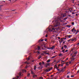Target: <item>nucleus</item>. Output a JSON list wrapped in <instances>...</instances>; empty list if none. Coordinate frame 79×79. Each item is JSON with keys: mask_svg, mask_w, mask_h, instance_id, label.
I'll list each match as a JSON object with an SVG mask.
<instances>
[{"mask_svg": "<svg viewBox=\"0 0 79 79\" xmlns=\"http://www.w3.org/2000/svg\"><path fill=\"white\" fill-rule=\"evenodd\" d=\"M59 21H60V19H57L56 20L55 22V24H54L53 26L51 25L48 28V30H58L57 28H56L58 26L60 25V22Z\"/></svg>", "mask_w": 79, "mask_h": 79, "instance_id": "obj_1", "label": "nucleus"}, {"mask_svg": "<svg viewBox=\"0 0 79 79\" xmlns=\"http://www.w3.org/2000/svg\"><path fill=\"white\" fill-rule=\"evenodd\" d=\"M49 32H52L53 33H57L58 32V30H49Z\"/></svg>", "mask_w": 79, "mask_h": 79, "instance_id": "obj_2", "label": "nucleus"}, {"mask_svg": "<svg viewBox=\"0 0 79 79\" xmlns=\"http://www.w3.org/2000/svg\"><path fill=\"white\" fill-rule=\"evenodd\" d=\"M31 74H33V77H37V75H35V73H34L33 72H32V71H31Z\"/></svg>", "mask_w": 79, "mask_h": 79, "instance_id": "obj_3", "label": "nucleus"}, {"mask_svg": "<svg viewBox=\"0 0 79 79\" xmlns=\"http://www.w3.org/2000/svg\"><path fill=\"white\" fill-rule=\"evenodd\" d=\"M53 69V67H51L50 69H49L48 70V69H46L45 71L46 72H48V71H50V70H52Z\"/></svg>", "mask_w": 79, "mask_h": 79, "instance_id": "obj_4", "label": "nucleus"}, {"mask_svg": "<svg viewBox=\"0 0 79 79\" xmlns=\"http://www.w3.org/2000/svg\"><path fill=\"white\" fill-rule=\"evenodd\" d=\"M77 39H76V38H74V39H72V41H76V40Z\"/></svg>", "mask_w": 79, "mask_h": 79, "instance_id": "obj_5", "label": "nucleus"}, {"mask_svg": "<svg viewBox=\"0 0 79 79\" xmlns=\"http://www.w3.org/2000/svg\"><path fill=\"white\" fill-rule=\"evenodd\" d=\"M58 56H63V54L60 53L59 54Z\"/></svg>", "mask_w": 79, "mask_h": 79, "instance_id": "obj_6", "label": "nucleus"}, {"mask_svg": "<svg viewBox=\"0 0 79 79\" xmlns=\"http://www.w3.org/2000/svg\"><path fill=\"white\" fill-rule=\"evenodd\" d=\"M43 68V65L41 66H40L39 67H38V69H42Z\"/></svg>", "mask_w": 79, "mask_h": 79, "instance_id": "obj_7", "label": "nucleus"}, {"mask_svg": "<svg viewBox=\"0 0 79 79\" xmlns=\"http://www.w3.org/2000/svg\"><path fill=\"white\" fill-rule=\"evenodd\" d=\"M63 66V64H59L58 66V67H60V66H61V67H62V66Z\"/></svg>", "mask_w": 79, "mask_h": 79, "instance_id": "obj_8", "label": "nucleus"}, {"mask_svg": "<svg viewBox=\"0 0 79 79\" xmlns=\"http://www.w3.org/2000/svg\"><path fill=\"white\" fill-rule=\"evenodd\" d=\"M19 74L20 76H23V74H22V73H19Z\"/></svg>", "mask_w": 79, "mask_h": 79, "instance_id": "obj_9", "label": "nucleus"}, {"mask_svg": "<svg viewBox=\"0 0 79 79\" xmlns=\"http://www.w3.org/2000/svg\"><path fill=\"white\" fill-rule=\"evenodd\" d=\"M40 50V46L38 47V51H39Z\"/></svg>", "mask_w": 79, "mask_h": 79, "instance_id": "obj_10", "label": "nucleus"}, {"mask_svg": "<svg viewBox=\"0 0 79 79\" xmlns=\"http://www.w3.org/2000/svg\"><path fill=\"white\" fill-rule=\"evenodd\" d=\"M64 69H62L61 70H60V72H64Z\"/></svg>", "mask_w": 79, "mask_h": 79, "instance_id": "obj_11", "label": "nucleus"}, {"mask_svg": "<svg viewBox=\"0 0 79 79\" xmlns=\"http://www.w3.org/2000/svg\"><path fill=\"white\" fill-rule=\"evenodd\" d=\"M50 62V59H49L48 60H47V63H49V62Z\"/></svg>", "mask_w": 79, "mask_h": 79, "instance_id": "obj_12", "label": "nucleus"}, {"mask_svg": "<svg viewBox=\"0 0 79 79\" xmlns=\"http://www.w3.org/2000/svg\"><path fill=\"white\" fill-rule=\"evenodd\" d=\"M77 52L76 51V52L74 54H73V55H76V54H77Z\"/></svg>", "mask_w": 79, "mask_h": 79, "instance_id": "obj_13", "label": "nucleus"}, {"mask_svg": "<svg viewBox=\"0 0 79 79\" xmlns=\"http://www.w3.org/2000/svg\"><path fill=\"white\" fill-rule=\"evenodd\" d=\"M71 59H72L71 60V61H74V60H75V58H71Z\"/></svg>", "mask_w": 79, "mask_h": 79, "instance_id": "obj_14", "label": "nucleus"}, {"mask_svg": "<svg viewBox=\"0 0 79 79\" xmlns=\"http://www.w3.org/2000/svg\"><path fill=\"white\" fill-rule=\"evenodd\" d=\"M39 65H40V66H43L41 62H40L39 63Z\"/></svg>", "mask_w": 79, "mask_h": 79, "instance_id": "obj_15", "label": "nucleus"}, {"mask_svg": "<svg viewBox=\"0 0 79 79\" xmlns=\"http://www.w3.org/2000/svg\"><path fill=\"white\" fill-rule=\"evenodd\" d=\"M54 47H55V46H52V47L51 48V49H53V48H54Z\"/></svg>", "mask_w": 79, "mask_h": 79, "instance_id": "obj_16", "label": "nucleus"}, {"mask_svg": "<svg viewBox=\"0 0 79 79\" xmlns=\"http://www.w3.org/2000/svg\"><path fill=\"white\" fill-rule=\"evenodd\" d=\"M64 47L65 48H67V46H66V45H64Z\"/></svg>", "mask_w": 79, "mask_h": 79, "instance_id": "obj_17", "label": "nucleus"}, {"mask_svg": "<svg viewBox=\"0 0 79 79\" xmlns=\"http://www.w3.org/2000/svg\"><path fill=\"white\" fill-rule=\"evenodd\" d=\"M67 36V37H69V38H70L71 37V35H68Z\"/></svg>", "mask_w": 79, "mask_h": 79, "instance_id": "obj_18", "label": "nucleus"}, {"mask_svg": "<svg viewBox=\"0 0 79 79\" xmlns=\"http://www.w3.org/2000/svg\"><path fill=\"white\" fill-rule=\"evenodd\" d=\"M79 32V31L77 30L75 33V35H76V34H77L78 32Z\"/></svg>", "mask_w": 79, "mask_h": 79, "instance_id": "obj_19", "label": "nucleus"}, {"mask_svg": "<svg viewBox=\"0 0 79 79\" xmlns=\"http://www.w3.org/2000/svg\"><path fill=\"white\" fill-rule=\"evenodd\" d=\"M57 66V64H56L54 66V68H56V67Z\"/></svg>", "mask_w": 79, "mask_h": 79, "instance_id": "obj_20", "label": "nucleus"}, {"mask_svg": "<svg viewBox=\"0 0 79 79\" xmlns=\"http://www.w3.org/2000/svg\"><path fill=\"white\" fill-rule=\"evenodd\" d=\"M60 40H61V42H62L64 41V40H63V39H61Z\"/></svg>", "mask_w": 79, "mask_h": 79, "instance_id": "obj_21", "label": "nucleus"}, {"mask_svg": "<svg viewBox=\"0 0 79 79\" xmlns=\"http://www.w3.org/2000/svg\"><path fill=\"white\" fill-rule=\"evenodd\" d=\"M56 57V56H54L51 57V58H54Z\"/></svg>", "mask_w": 79, "mask_h": 79, "instance_id": "obj_22", "label": "nucleus"}, {"mask_svg": "<svg viewBox=\"0 0 79 79\" xmlns=\"http://www.w3.org/2000/svg\"><path fill=\"white\" fill-rule=\"evenodd\" d=\"M36 69V66H35L34 67V70H35Z\"/></svg>", "mask_w": 79, "mask_h": 79, "instance_id": "obj_23", "label": "nucleus"}, {"mask_svg": "<svg viewBox=\"0 0 79 79\" xmlns=\"http://www.w3.org/2000/svg\"><path fill=\"white\" fill-rule=\"evenodd\" d=\"M70 41H72V39H70L68 40V42H70Z\"/></svg>", "mask_w": 79, "mask_h": 79, "instance_id": "obj_24", "label": "nucleus"}, {"mask_svg": "<svg viewBox=\"0 0 79 79\" xmlns=\"http://www.w3.org/2000/svg\"><path fill=\"white\" fill-rule=\"evenodd\" d=\"M46 64L47 65V66H49L50 65V63H48Z\"/></svg>", "mask_w": 79, "mask_h": 79, "instance_id": "obj_25", "label": "nucleus"}, {"mask_svg": "<svg viewBox=\"0 0 79 79\" xmlns=\"http://www.w3.org/2000/svg\"><path fill=\"white\" fill-rule=\"evenodd\" d=\"M37 53L38 54H40V53H41L40 52H39V51H38Z\"/></svg>", "mask_w": 79, "mask_h": 79, "instance_id": "obj_26", "label": "nucleus"}, {"mask_svg": "<svg viewBox=\"0 0 79 79\" xmlns=\"http://www.w3.org/2000/svg\"><path fill=\"white\" fill-rule=\"evenodd\" d=\"M76 56V55H74L72 56V57H73V58H74V56Z\"/></svg>", "mask_w": 79, "mask_h": 79, "instance_id": "obj_27", "label": "nucleus"}, {"mask_svg": "<svg viewBox=\"0 0 79 79\" xmlns=\"http://www.w3.org/2000/svg\"><path fill=\"white\" fill-rule=\"evenodd\" d=\"M30 76V73H28L27 75V76H28V77H29Z\"/></svg>", "mask_w": 79, "mask_h": 79, "instance_id": "obj_28", "label": "nucleus"}, {"mask_svg": "<svg viewBox=\"0 0 79 79\" xmlns=\"http://www.w3.org/2000/svg\"><path fill=\"white\" fill-rule=\"evenodd\" d=\"M67 27H71V26H70V25H67Z\"/></svg>", "mask_w": 79, "mask_h": 79, "instance_id": "obj_29", "label": "nucleus"}, {"mask_svg": "<svg viewBox=\"0 0 79 79\" xmlns=\"http://www.w3.org/2000/svg\"><path fill=\"white\" fill-rule=\"evenodd\" d=\"M23 72H26V71L25 70H23Z\"/></svg>", "mask_w": 79, "mask_h": 79, "instance_id": "obj_30", "label": "nucleus"}, {"mask_svg": "<svg viewBox=\"0 0 79 79\" xmlns=\"http://www.w3.org/2000/svg\"><path fill=\"white\" fill-rule=\"evenodd\" d=\"M61 63H64V61L62 60H61Z\"/></svg>", "mask_w": 79, "mask_h": 79, "instance_id": "obj_31", "label": "nucleus"}, {"mask_svg": "<svg viewBox=\"0 0 79 79\" xmlns=\"http://www.w3.org/2000/svg\"><path fill=\"white\" fill-rule=\"evenodd\" d=\"M72 24L73 25H74V22H73L72 23Z\"/></svg>", "mask_w": 79, "mask_h": 79, "instance_id": "obj_32", "label": "nucleus"}, {"mask_svg": "<svg viewBox=\"0 0 79 79\" xmlns=\"http://www.w3.org/2000/svg\"><path fill=\"white\" fill-rule=\"evenodd\" d=\"M67 78H69V76L68 75H67Z\"/></svg>", "mask_w": 79, "mask_h": 79, "instance_id": "obj_33", "label": "nucleus"}, {"mask_svg": "<svg viewBox=\"0 0 79 79\" xmlns=\"http://www.w3.org/2000/svg\"><path fill=\"white\" fill-rule=\"evenodd\" d=\"M42 49L44 50H46V49L45 48H42Z\"/></svg>", "mask_w": 79, "mask_h": 79, "instance_id": "obj_34", "label": "nucleus"}, {"mask_svg": "<svg viewBox=\"0 0 79 79\" xmlns=\"http://www.w3.org/2000/svg\"><path fill=\"white\" fill-rule=\"evenodd\" d=\"M74 77V75H72L71 76V77Z\"/></svg>", "mask_w": 79, "mask_h": 79, "instance_id": "obj_35", "label": "nucleus"}, {"mask_svg": "<svg viewBox=\"0 0 79 79\" xmlns=\"http://www.w3.org/2000/svg\"><path fill=\"white\" fill-rule=\"evenodd\" d=\"M40 79H43V77H41L40 78Z\"/></svg>", "mask_w": 79, "mask_h": 79, "instance_id": "obj_36", "label": "nucleus"}, {"mask_svg": "<svg viewBox=\"0 0 79 79\" xmlns=\"http://www.w3.org/2000/svg\"><path fill=\"white\" fill-rule=\"evenodd\" d=\"M30 60V58H29V56L27 58V60Z\"/></svg>", "mask_w": 79, "mask_h": 79, "instance_id": "obj_37", "label": "nucleus"}, {"mask_svg": "<svg viewBox=\"0 0 79 79\" xmlns=\"http://www.w3.org/2000/svg\"><path fill=\"white\" fill-rule=\"evenodd\" d=\"M64 47L63 46L61 48V50H63V48Z\"/></svg>", "mask_w": 79, "mask_h": 79, "instance_id": "obj_38", "label": "nucleus"}, {"mask_svg": "<svg viewBox=\"0 0 79 79\" xmlns=\"http://www.w3.org/2000/svg\"><path fill=\"white\" fill-rule=\"evenodd\" d=\"M59 62H60V61H57V62H56V64H57V63H59Z\"/></svg>", "mask_w": 79, "mask_h": 79, "instance_id": "obj_39", "label": "nucleus"}, {"mask_svg": "<svg viewBox=\"0 0 79 79\" xmlns=\"http://www.w3.org/2000/svg\"><path fill=\"white\" fill-rule=\"evenodd\" d=\"M68 50H66L65 51V52H68Z\"/></svg>", "mask_w": 79, "mask_h": 79, "instance_id": "obj_40", "label": "nucleus"}, {"mask_svg": "<svg viewBox=\"0 0 79 79\" xmlns=\"http://www.w3.org/2000/svg\"><path fill=\"white\" fill-rule=\"evenodd\" d=\"M41 58V57H39L38 58V59L39 60L40 58Z\"/></svg>", "mask_w": 79, "mask_h": 79, "instance_id": "obj_41", "label": "nucleus"}, {"mask_svg": "<svg viewBox=\"0 0 79 79\" xmlns=\"http://www.w3.org/2000/svg\"><path fill=\"white\" fill-rule=\"evenodd\" d=\"M79 73V70H78L77 71V73Z\"/></svg>", "mask_w": 79, "mask_h": 79, "instance_id": "obj_42", "label": "nucleus"}, {"mask_svg": "<svg viewBox=\"0 0 79 79\" xmlns=\"http://www.w3.org/2000/svg\"><path fill=\"white\" fill-rule=\"evenodd\" d=\"M64 50H65V49H64V50H62V52H64Z\"/></svg>", "mask_w": 79, "mask_h": 79, "instance_id": "obj_43", "label": "nucleus"}, {"mask_svg": "<svg viewBox=\"0 0 79 79\" xmlns=\"http://www.w3.org/2000/svg\"><path fill=\"white\" fill-rule=\"evenodd\" d=\"M42 64H43V65L44 64V62H42Z\"/></svg>", "mask_w": 79, "mask_h": 79, "instance_id": "obj_44", "label": "nucleus"}, {"mask_svg": "<svg viewBox=\"0 0 79 79\" xmlns=\"http://www.w3.org/2000/svg\"><path fill=\"white\" fill-rule=\"evenodd\" d=\"M53 75H51V77H53Z\"/></svg>", "mask_w": 79, "mask_h": 79, "instance_id": "obj_45", "label": "nucleus"}, {"mask_svg": "<svg viewBox=\"0 0 79 79\" xmlns=\"http://www.w3.org/2000/svg\"><path fill=\"white\" fill-rule=\"evenodd\" d=\"M48 36V35H47H47H46L45 37H47Z\"/></svg>", "mask_w": 79, "mask_h": 79, "instance_id": "obj_46", "label": "nucleus"}, {"mask_svg": "<svg viewBox=\"0 0 79 79\" xmlns=\"http://www.w3.org/2000/svg\"><path fill=\"white\" fill-rule=\"evenodd\" d=\"M67 19V18H65L64 19V20H65V19Z\"/></svg>", "mask_w": 79, "mask_h": 79, "instance_id": "obj_47", "label": "nucleus"}, {"mask_svg": "<svg viewBox=\"0 0 79 79\" xmlns=\"http://www.w3.org/2000/svg\"><path fill=\"white\" fill-rule=\"evenodd\" d=\"M56 68V69H58V68H59V67H57V66Z\"/></svg>", "mask_w": 79, "mask_h": 79, "instance_id": "obj_48", "label": "nucleus"}, {"mask_svg": "<svg viewBox=\"0 0 79 79\" xmlns=\"http://www.w3.org/2000/svg\"><path fill=\"white\" fill-rule=\"evenodd\" d=\"M72 30H75V28H73V29H72Z\"/></svg>", "mask_w": 79, "mask_h": 79, "instance_id": "obj_49", "label": "nucleus"}, {"mask_svg": "<svg viewBox=\"0 0 79 79\" xmlns=\"http://www.w3.org/2000/svg\"><path fill=\"white\" fill-rule=\"evenodd\" d=\"M44 41V40H41V42H43Z\"/></svg>", "mask_w": 79, "mask_h": 79, "instance_id": "obj_50", "label": "nucleus"}, {"mask_svg": "<svg viewBox=\"0 0 79 79\" xmlns=\"http://www.w3.org/2000/svg\"><path fill=\"white\" fill-rule=\"evenodd\" d=\"M66 65H67V66H68V65H69V64H67V63H66Z\"/></svg>", "mask_w": 79, "mask_h": 79, "instance_id": "obj_51", "label": "nucleus"}, {"mask_svg": "<svg viewBox=\"0 0 79 79\" xmlns=\"http://www.w3.org/2000/svg\"><path fill=\"white\" fill-rule=\"evenodd\" d=\"M65 42L66 41H64L63 42V44H64L65 43Z\"/></svg>", "mask_w": 79, "mask_h": 79, "instance_id": "obj_52", "label": "nucleus"}, {"mask_svg": "<svg viewBox=\"0 0 79 79\" xmlns=\"http://www.w3.org/2000/svg\"><path fill=\"white\" fill-rule=\"evenodd\" d=\"M47 55H49V53L48 52L46 53Z\"/></svg>", "mask_w": 79, "mask_h": 79, "instance_id": "obj_53", "label": "nucleus"}, {"mask_svg": "<svg viewBox=\"0 0 79 79\" xmlns=\"http://www.w3.org/2000/svg\"><path fill=\"white\" fill-rule=\"evenodd\" d=\"M41 55H44V54L43 53H42L41 54Z\"/></svg>", "mask_w": 79, "mask_h": 79, "instance_id": "obj_54", "label": "nucleus"}, {"mask_svg": "<svg viewBox=\"0 0 79 79\" xmlns=\"http://www.w3.org/2000/svg\"><path fill=\"white\" fill-rule=\"evenodd\" d=\"M69 16V17H71V15H68Z\"/></svg>", "mask_w": 79, "mask_h": 79, "instance_id": "obj_55", "label": "nucleus"}, {"mask_svg": "<svg viewBox=\"0 0 79 79\" xmlns=\"http://www.w3.org/2000/svg\"><path fill=\"white\" fill-rule=\"evenodd\" d=\"M57 70H58V71H60V69H57Z\"/></svg>", "mask_w": 79, "mask_h": 79, "instance_id": "obj_56", "label": "nucleus"}, {"mask_svg": "<svg viewBox=\"0 0 79 79\" xmlns=\"http://www.w3.org/2000/svg\"><path fill=\"white\" fill-rule=\"evenodd\" d=\"M79 45V42L77 43V45Z\"/></svg>", "mask_w": 79, "mask_h": 79, "instance_id": "obj_57", "label": "nucleus"}, {"mask_svg": "<svg viewBox=\"0 0 79 79\" xmlns=\"http://www.w3.org/2000/svg\"><path fill=\"white\" fill-rule=\"evenodd\" d=\"M61 39H63V40H64V38H61Z\"/></svg>", "mask_w": 79, "mask_h": 79, "instance_id": "obj_58", "label": "nucleus"}, {"mask_svg": "<svg viewBox=\"0 0 79 79\" xmlns=\"http://www.w3.org/2000/svg\"><path fill=\"white\" fill-rule=\"evenodd\" d=\"M65 68H66V67H64L63 69H65Z\"/></svg>", "mask_w": 79, "mask_h": 79, "instance_id": "obj_59", "label": "nucleus"}, {"mask_svg": "<svg viewBox=\"0 0 79 79\" xmlns=\"http://www.w3.org/2000/svg\"><path fill=\"white\" fill-rule=\"evenodd\" d=\"M72 14H73V15H74V12H73L72 13Z\"/></svg>", "mask_w": 79, "mask_h": 79, "instance_id": "obj_60", "label": "nucleus"}, {"mask_svg": "<svg viewBox=\"0 0 79 79\" xmlns=\"http://www.w3.org/2000/svg\"><path fill=\"white\" fill-rule=\"evenodd\" d=\"M58 39H60V37H58Z\"/></svg>", "mask_w": 79, "mask_h": 79, "instance_id": "obj_61", "label": "nucleus"}, {"mask_svg": "<svg viewBox=\"0 0 79 79\" xmlns=\"http://www.w3.org/2000/svg\"><path fill=\"white\" fill-rule=\"evenodd\" d=\"M17 78H18L19 77V76H17Z\"/></svg>", "mask_w": 79, "mask_h": 79, "instance_id": "obj_62", "label": "nucleus"}, {"mask_svg": "<svg viewBox=\"0 0 79 79\" xmlns=\"http://www.w3.org/2000/svg\"><path fill=\"white\" fill-rule=\"evenodd\" d=\"M26 5H27V3H26Z\"/></svg>", "mask_w": 79, "mask_h": 79, "instance_id": "obj_63", "label": "nucleus"}, {"mask_svg": "<svg viewBox=\"0 0 79 79\" xmlns=\"http://www.w3.org/2000/svg\"><path fill=\"white\" fill-rule=\"evenodd\" d=\"M73 3H74V0H73Z\"/></svg>", "mask_w": 79, "mask_h": 79, "instance_id": "obj_64", "label": "nucleus"}]
</instances>
